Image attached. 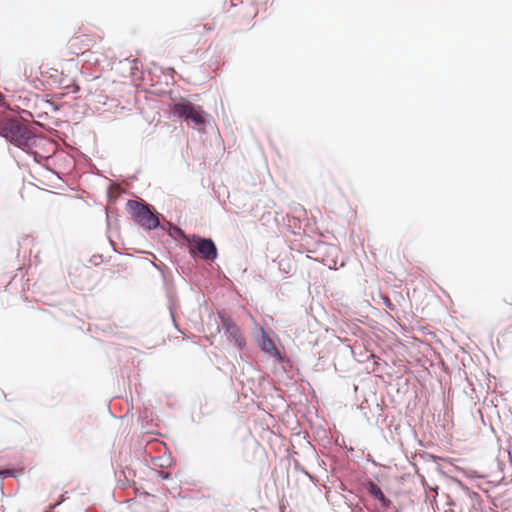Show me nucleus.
Here are the masks:
<instances>
[{
	"mask_svg": "<svg viewBox=\"0 0 512 512\" xmlns=\"http://www.w3.org/2000/svg\"><path fill=\"white\" fill-rule=\"evenodd\" d=\"M195 251L208 261H213L217 258V248L211 239L194 236L190 243V252L194 253Z\"/></svg>",
	"mask_w": 512,
	"mask_h": 512,
	"instance_id": "7ed1b4c3",
	"label": "nucleus"
},
{
	"mask_svg": "<svg viewBox=\"0 0 512 512\" xmlns=\"http://www.w3.org/2000/svg\"><path fill=\"white\" fill-rule=\"evenodd\" d=\"M128 207L134 219L146 229H155L159 225L158 218L144 205L129 201Z\"/></svg>",
	"mask_w": 512,
	"mask_h": 512,
	"instance_id": "f257e3e1",
	"label": "nucleus"
},
{
	"mask_svg": "<svg viewBox=\"0 0 512 512\" xmlns=\"http://www.w3.org/2000/svg\"><path fill=\"white\" fill-rule=\"evenodd\" d=\"M0 475L2 477H7V476L11 475V471L10 470H4V471L0 472Z\"/></svg>",
	"mask_w": 512,
	"mask_h": 512,
	"instance_id": "1a4fd4ad",
	"label": "nucleus"
},
{
	"mask_svg": "<svg viewBox=\"0 0 512 512\" xmlns=\"http://www.w3.org/2000/svg\"><path fill=\"white\" fill-rule=\"evenodd\" d=\"M161 463L159 464L161 467H166V466H169L171 464V459L170 458H163V459H160Z\"/></svg>",
	"mask_w": 512,
	"mask_h": 512,
	"instance_id": "6e6552de",
	"label": "nucleus"
},
{
	"mask_svg": "<svg viewBox=\"0 0 512 512\" xmlns=\"http://www.w3.org/2000/svg\"><path fill=\"white\" fill-rule=\"evenodd\" d=\"M174 112L187 121H191L195 126L205 124V112L201 107L190 102H180L174 105Z\"/></svg>",
	"mask_w": 512,
	"mask_h": 512,
	"instance_id": "f03ea898",
	"label": "nucleus"
},
{
	"mask_svg": "<svg viewBox=\"0 0 512 512\" xmlns=\"http://www.w3.org/2000/svg\"><path fill=\"white\" fill-rule=\"evenodd\" d=\"M160 476L163 478V479H168L170 478V475L168 473H164V472H161L160 473Z\"/></svg>",
	"mask_w": 512,
	"mask_h": 512,
	"instance_id": "9d476101",
	"label": "nucleus"
},
{
	"mask_svg": "<svg viewBox=\"0 0 512 512\" xmlns=\"http://www.w3.org/2000/svg\"><path fill=\"white\" fill-rule=\"evenodd\" d=\"M0 134L16 145H21L26 139V129L15 120L6 121L1 127Z\"/></svg>",
	"mask_w": 512,
	"mask_h": 512,
	"instance_id": "20e7f679",
	"label": "nucleus"
},
{
	"mask_svg": "<svg viewBox=\"0 0 512 512\" xmlns=\"http://www.w3.org/2000/svg\"><path fill=\"white\" fill-rule=\"evenodd\" d=\"M225 327V333L230 342H233L238 348H242L245 345L244 339L241 335L240 329L231 321L223 319Z\"/></svg>",
	"mask_w": 512,
	"mask_h": 512,
	"instance_id": "39448f33",
	"label": "nucleus"
},
{
	"mask_svg": "<svg viewBox=\"0 0 512 512\" xmlns=\"http://www.w3.org/2000/svg\"><path fill=\"white\" fill-rule=\"evenodd\" d=\"M370 493L376 499H378L384 506H388L390 501L384 496L383 492L377 485L373 483L370 484Z\"/></svg>",
	"mask_w": 512,
	"mask_h": 512,
	"instance_id": "423d86ee",
	"label": "nucleus"
},
{
	"mask_svg": "<svg viewBox=\"0 0 512 512\" xmlns=\"http://www.w3.org/2000/svg\"><path fill=\"white\" fill-rule=\"evenodd\" d=\"M260 345H261L262 350L265 352H268V353L276 352V348H275L273 341L265 333H263V335H262Z\"/></svg>",
	"mask_w": 512,
	"mask_h": 512,
	"instance_id": "0eeeda50",
	"label": "nucleus"
}]
</instances>
